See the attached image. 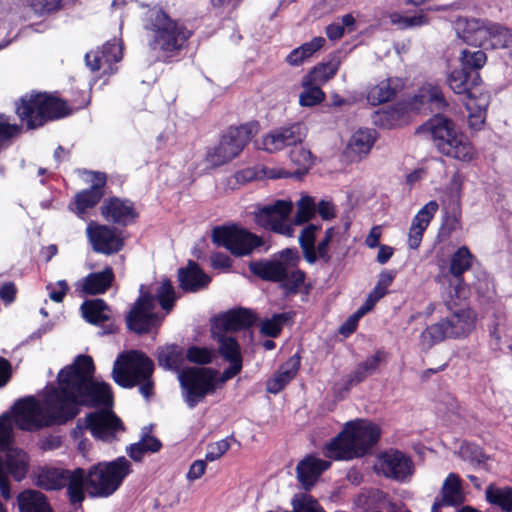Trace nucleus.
<instances>
[{"instance_id": "obj_1", "label": "nucleus", "mask_w": 512, "mask_h": 512, "mask_svg": "<svg viewBox=\"0 0 512 512\" xmlns=\"http://www.w3.org/2000/svg\"><path fill=\"white\" fill-rule=\"evenodd\" d=\"M90 356H78L72 365L58 374V388L50 389L41 404L34 397L18 400L12 407L15 425L25 431H37L54 423H64L79 413V406H111L110 386L92 381Z\"/></svg>"}, {"instance_id": "obj_2", "label": "nucleus", "mask_w": 512, "mask_h": 512, "mask_svg": "<svg viewBox=\"0 0 512 512\" xmlns=\"http://www.w3.org/2000/svg\"><path fill=\"white\" fill-rule=\"evenodd\" d=\"M155 299L166 313L172 310L176 294L169 279L163 278L155 282L151 290L146 289L144 285L140 287V296L126 317V323L130 330L141 334L160 325L162 317L154 312Z\"/></svg>"}, {"instance_id": "obj_3", "label": "nucleus", "mask_w": 512, "mask_h": 512, "mask_svg": "<svg viewBox=\"0 0 512 512\" xmlns=\"http://www.w3.org/2000/svg\"><path fill=\"white\" fill-rule=\"evenodd\" d=\"M381 428L366 419L345 424L343 430L325 446V455L335 460H351L363 456L380 439Z\"/></svg>"}, {"instance_id": "obj_4", "label": "nucleus", "mask_w": 512, "mask_h": 512, "mask_svg": "<svg viewBox=\"0 0 512 512\" xmlns=\"http://www.w3.org/2000/svg\"><path fill=\"white\" fill-rule=\"evenodd\" d=\"M416 133L430 139L444 156L469 162L476 155L469 139L459 132L455 124L445 116L435 115L419 126Z\"/></svg>"}, {"instance_id": "obj_5", "label": "nucleus", "mask_w": 512, "mask_h": 512, "mask_svg": "<svg viewBox=\"0 0 512 512\" xmlns=\"http://www.w3.org/2000/svg\"><path fill=\"white\" fill-rule=\"evenodd\" d=\"M454 30L464 43L485 49H500L512 46V30L489 20L458 17Z\"/></svg>"}, {"instance_id": "obj_6", "label": "nucleus", "mask_w": 512, "mask_h": 512, "mask_svg": "<svg viewBox=\"0 0 512 512\" xmlns=\"http://www.w3.org/2000/svg\"><path fill=\"white\" fill-rule=\"evenodd\" d=\"M447 85L455 93L466 95L465 107L468 111V124L478 130L484 124L489 95L480 88L481 78L478 73H470L460 68L452 70L446 79Z\"/></svg>"}, {"instance_id": "obj_7", "label": "nucleus", "mask_w": 512, "mask_h": 512, "mask_svg": "<svg viewBox=\"0 0 512 512\" xmlns=\"http://www.w3.org/2000/svg\"><path fill=\"white\" fill-rule=\"evenodd\" d=\"M148 21L146 28L152 33L151 48L167 56H173L182 50L191 36L183 23L172 19L162 9H151Z\"/></svg>"}, {"instance_id": "obj_8", "label": "nucleus", "mask_w": 512, "mask_h": 512, "mask_svg": "<svg viewBox=\"0 0 512 512\" xmlns=\"http://www.w3.org/2000/svg\"><path fill=\"white\" fill-rule=\"evenodd\" d=\"M300 258L296 249L287 248L270 261L249 264L250 271L263 280L280 282L290 291H296L303 283L305 274L297 268Z\"/></svg>"}, {"instance_id": "obj_9", "label": "nucleus", "mask_w": 512, "mask_h": 512, "mask_svg": "<svg viewBox=\"0 0 512 512\" xmlns=\"http://www.w3.org/2000/svg\"><path fill=\"white\" fill-rule=\"evenodd\" d=\"M152 361L143 353L130 351L119 355L113 367V379L122 387L138 385L140 393L149 399L153 395Z\"/></svg>"}, {"instance_id": "obj_10", "label": "nucleus", "mask_w": 512, "mask_h": 512, "mask_svg": "<svg viewBox=\"0 0 512 512\" xmlns=\"http://www.w3.org/2000/svg\"><path fill=\"white\" fill-rule=\"evenodd\" d=\"M131 473L130 461L122 456L90 467L84 475V484L90 496L109 497L119 489L124 479Z\"/></svg>"}, {"instance_id": "obj_11", "label": "nucleus", "mask_w": 512, "mask_h": 512, "mask_svg": "<svg viewBox=\"0 0 512 512\" xmlns=\"http://www.w3.org/2000/svg\"><path fill=\"white\" fill-rule=\"evenodd\" d=\"M16 113L29 129L42 126L46 121L58 119L69 113L62 100L46 93H31L20 99Z\"/></svg>"}, {"instance_id": "obj_12", "label": "nucleus", "mask_w": 512, "mask_h": 512, "mask_svg": "<svg viewBox=\"0 0 512 512\" xmlns=\"http://www.w3.org/2000/svg\"><path fill=\"white\" fill-rule=\"evenodd\" d=\"M178 379L183 389L184 399L190 408L195 407L206 395L214 393L223 385L220 383L218 371L208 368L181 370Z\"/></svg>"}, {"instance_id": "obj_13", "label": "nucleus", "mask_w": 512, "mask_h": 512, "mask_svg": "<svg viewBox=\"0 0 512 512\" xmlns=\"http://www.w3.org/2000/svg\"><path fill=\"white\" fill-rule=\"evenodd\" d=\"M85 471L77 468L69 471L56 467H44L39 470L36 484L45 490H59L67 487V493L71 503H81L84 498Z\"/></svg>"}, {"instance_id": "obj_14", "label": "nucleus", "mask_w": 512, "mask_h": 512, "mask_svg": "<svg viewBox=\"0 0 512 512\" xmlns=\"http://www.w3.org/2000/svg\"><path fill=\"white\" fill-rule=\"evenodd\" d=\"M317 230V226L310 224L301 231L299 244L303 257L309 264H314L317 261L328 264L342 242V235L336 228H328L323 238L315 245Z\"/></svg>"}, {"instance_id": "obj_15", "label": "nucleus", "mask_w": 512, "mask_h": 512, "mask_svg": "<svg viewBox=\"0 0 512 512\" xmlns=\"http://www.w3.org/2000/svg\"><path fill=\"white\" fill-rule=\"evenodd\" d=\"M251 139L248 126L231 127L222 135L217 145L206 154V161L212 167L224 165L236 158Z\"/></svg>"}, {"instance_id": "obj_16", "label": "nucleus", "mask_w": 512, "mask_h": 512, "mask_svg": "<svg viewBox=\"0 0 512 512\" xmlns=\"http://www.w3.org/2000/svg\"><path fill=\"white\" fill-rule=\"evenodd\" d=\"M212 240L238 257L249 255L255 248L263 245L260 237L237 226L214 228Z\"/></svg>"}, {"instance_id": "obj_17", "label": "nucleus", "mask_w": 512, "mask_h": 512, "mask_svg": "<svg viewBox=\"0 0 512 512\" xmlns=\"http://www.w3.org/2000/svg\"><path fill=\"white\" fill-rule=\"evenodd\" d=\"M291 201L277 200L275 203L266 205L255 214L257 224L265 229L291 237L293 227L288 223V217L292 211Z\"/></svg>"}, {"instance_id": "obj_18", "label": "nucleus", "mask_w": 512, "mask_h": 512, "mask_svg": "<svg viewBox=\"0 0 512 512\" xmlns=\"http://www.w3.org/2000/svg\"><path fill=\"white\" fill-rule=\"evenodd\" d=\"M6 450V462L4 463L0 458V493L5 499H9L11 496L9 475L15 481H22L28 472L29 458L27 453L21 449L8 448Z\"/></svg>"}, {"instance_id": "obj_19", "label": "nucleus", "mask_w": 512, "mask_h": 512, "mask_svg": "<svg viewBox=\"0 0 512 512\" xmlns=\"http://www.w3.org/2000/svg\"><path fill=\"white\" fill-rule=\"evenodd\" d=\"M307 134V129L302 123H293L280 127L264 135L257 146L267 152L273 153L285 147L302 144Z\"/></svg>"}, {"instance_id": "obj_20", "label": "nucleus", "mask_w": 512, "mask_h": 512, "mask_svg": "<svg viewBox=\"0 0 512 512\" xmlns=\"http://www.w3.org/2000/svg\"><path fill=\"white\" fill-rule=\"evenodd\" d=\"M86 234L93 250L97 253L115 254L124 246L121 232L107 225L92 221L87 225Z\"/></svg>"}, {"instance_id": "obj_21", "label": "nucleus", "mask_w": 512, "mask_h": 512, "mask_svg": "<svg viewBox=\"0 0 512 512\" xmlns=\"http://www.w3.org/2000/svg\"><path fill=\"white\" fill-rule=\"evenodd\" d=\"M85 428L89 429L95 438L106 442L115 440L117 435L124 431L121 419L110 409L87 415Z\"/></svg>"}, {"instance_id": "obj_22", "label": "nucleus", "mask_w": 512, "mask_h": 512, "mask_svg": "<svg viewBox=\"0 0 512 512\" xmlns=\"http://www.w3.org/2000/svg\"><path fill=\"white\" fill-rule=\"evenodd\" d=\"M213 339L217 342L218 353L222 359L229 363L220 375V383L224 384L226 381L237 376L243 367V360L241 354V347L234 337L226 334L211 333Z\"/></svg>"}, {"instance_id": "obj_23", "label": "nucleus", "mask_w": 512, "mask_h": 512, "mask_svg": "<svg viewBox=\"0 0 512 512\" xmlns=\"http://www.w3.org/2000/svg\"><path fill=\"white\" fill-rule=\"evenodd\" d=\"M472 255L467 247H460L451 257L449 273L437 276L436 281L445 285H454L456 297H464L466 287L462 282V275L471 268Z\"/></svg>"}, {"instance_id": "obj_24", "label": "nucleus", "mask_w": 512, "mask_h": 512, "mask_svg": "<svg viewBox=\"0 0 512 512\" xmlns=\"http://www.w3.org/2000/svg\"><path fill=\"white\" fill-rule=\"evenodd\" d=\"M412 461L398 450H390L378 457L375 464L377 473L397 481H404L412 474Z\"/></svg>"}, {"instance_id": "obj_25", "label": "nucleus", "mask_w": 512, "mask_h": 512, "mask_svg": "<svg viewBox=\"0 0 512 512\" xmlns=\"http://www.w3.org/2000/svg\"><path fill=\"white\" fill-rule=\"evenodd\" d=\"M256 316L245 308L230 310L216 316L211 323V333L226 334L248 328L254 324Z\"/></svg>"}, {"instance_id": "obj_26", "label": "nucleus", "mask_w": 512, "mask_h": 512, "mask_svg": "<svg viewBox=\"0 0 512 512\" xmlns=\"http://www.w3.org/2000/svg\"><path fill=\"white\" fill-rule=\"evenodd\" d=\"M83 318L90 324L105 327L103 334H111L117 330L113 322V312L103 299L86 300L81 305Z\"/></svg>"}, {"instance_id": "obj_27", "label": "nucleus", "mask_w": 512, "mask_h": 512, "mask_svg": "<svg viewBox=\"0 0 512 512\" xmlns=\"http://www.w3.org/2000/svg\"><path fill=\"white\" fill-rule=\"evenodd\" d=\"M100 209L107 221L124 226L133 222L138 216L131 201L117 197L105 200Z\"/></svg>"}, {"instance_id": "obj_28", "label": "nucleus", "mask_w": 512, "mask_h": 512, "mask_svg": "<svg viewBox=\"0 0 512 512\" xmlns=\"http://www.w3.org/2000/svg\"><path fill=\"white\" fill-rule=\"evenodd\" d=\"M91 175V187L75 195V212L80 217H83L87 209L94 207L104 195L106 175L100 172H94Z\"/></svg>"}, {"instance_id": "obj_29", "label": "nucleus", "mask_w": 512, "mask_h": 512, "mask_svg": "<svg viewBox=\"0 0 512 512\" xmlns=\"http://www.w3.org/2000/svg\"><path fill=\"white\" fill-rule=\"evenodd\" d=\"M447 105L441 88L432 83L423 84L411 102V106L419 111H440Z\"/></svg>"}, {"instance_id": "obj_30", "label": "nucleus", "mask_w": 512, "mask_h": 512, "mask_svg": "<svg viewBox=\"0 0 512 512\" xmlns=\"http://www.w3.org/2000/svg\"><path fill=\"white\" fill-rule=\"evenodd\" d=\"M121 58L122 49L116 41L107 42L101 51H91L85 56L86 64L92 71L100 70L105 66L111 68V65L120 61Z\"/></svg>"}, {"instance_id": "obj_31", "label": "nucleus", "mask_w": 512, "mask_h": 512, "mask_svg": "<svg viewBox=\"0 0 512 512\" xmlns=\"http://www.w3.org/2000/svg\"><path fill=\"white\" fill-rule=\"evenodd\" d=\"M330 464L329 461L308 456L297 465V478L302 486L308 490L315 484L321 473L330 467Z\"/></svg>"}, {"instance_id": "obj_32", "label": "nucleus", "mask_w": 512, "mask_h": 512, "mask_svg": "<svg viewBox=\"0 0 512 512\" xmlns=\"http://www.w3.org/2000/svg\"><path fill=\"white\" fill-rule=\"evenodd\" d=\"M300 367V357L293 355L283 363L266 383V390L271 394H278L296 376Z\"/></svg>"}, {"instance_id": "obj_33", "label": "nucleus", "mask_w": 512, "mask_h": 512, "mask_svg": "<svg viewBox=\"0 0 512 512\" xmlns=\"http://www.w3.org/2000/svg\"><path fill=\"white\" fill-rule=\"evenodd\" d=\"M375 142V133L370 129H359L352 134L345 153L351 161H359L371 150Z\"/></svg>"}, {"instance_id": "obj_34", "label": "nucleus", "mask_w": 512, "mask_h": 512, "mask_svg": "<svg viewBox=\"0 0 512 512\" xmlns=\"http://www.w3.org/2000/svg\"><path fill=\"white\" fill-rule=\"evenodd\" d=\"M445 322L452 338L465 337L475 327L476 314L469 308H463L455 311L450 317L445 319Z\"/></svg>"}, {"instance_id": "obj_35", "label": "nucleus", "mask_w": 512, "mask_h": 512, "mask_svg": "<svg viewBox=\"0 0 512 512\" xmlns=\"http://www.w3.org/2000/svg\"><path fill=\"white\" fill-rule=\"evenodd\" d=\"M178 279L180 287L189 292H196L205 288L211 280L194 262H189L186 268L179 270Z\"/></svg>"}, {"instance_id": "obj_36", "label": "nucleus", "mask_w": 512, "mask_h": 512, "mask_svg": "<svg viewBox=\"0 0 512 512\" xmlns=\"http://www.w3.org/2000/svg\"><path fill=\"white\" fill-rule=\"evenodd\" d=\"M341 61L337 56L332 57L326 63H320L313 67L301 80V85L316 84L321 86L332 79L339 70Z\"/></svg>"}, {"instance_id": "obj_37", "label": "nucleus", "mask_w": 512, "mask_h": 512, "mask_svg": "<svg viewBox=\"0 0 512 512\" xmlns=\"http://www.w3.org/2000/svg\"><path fill=\"white\" fill-rule=\"evenodd\" d=\"M442 500L435 503L432 507L433 512L440 505L457 506L464 501V493L461 487L460 477L455 473H450L444 480L441 488Z\"/></svg>"}, {"instance_id": "obj_38", "label": "nucleus", "mask_w": 512, "mask_h": 512, "mask_svg": "<svg viewBox=\"0 0 512 512\" xmlns=\"http://www.w3.org/2000/svg\"><path fill=\"white\" fill-rule=\"evenodd\" d=\"M114 274L110 267L101 272L90 273L81 284V289L86 294L96 295L104 293L112 284Z\"/></svg>"}, {"instance_id": "obj_39", "label": "nucleus", "mask_w": 512, "mask_h": 512, "mask_svg": "<svg viewBox=\"0 0 512 512\" xmlns=\"http://www.w3.org/2000/svg\"><path fill=\"white\" fill-rule=\"evenodd\" d=\"M17 500L20 512H53L47 498L39 491H23Z\"/></svg>"}, {"instance_id": "obj_40", "label": "nucleus", "mask_w": 512, "mask_h": 512, "mask_svg": "<svg viewBox=\"0 0 512 512\" xmlns=\"http://www.w3.org/2000/svg\"><path fill=\"white\" fill-rule=\"evenodd\" d=\"M324 44L325 39L323 37H315L292 50L286 57V62L291 66H299L319 51Z\"/></svg>"}, {"instance_id": "obj_41", "label": "nucleus", "mask_w": 512, "mask_h": 512, "mask_svg": "<svg viewBox=\"0 0 512 512\" xmlns=\"http://www.w3.org/2000/svg\"><path fill=\"white\" fill-rule=\"evenodd\" d=\"M293 149L290 151V159L291 162L295 165L296 169L293 173L283 172V171H277L276 173H280L289 177L292 175L295 176H301L306 174L309 169L313 165V156L310 152V150L306 149L305 147L301 146V144H297L295 146H292Z\"/></svg>"}, {"instance_id": "obj_42", "label": "nucleus", "mask_w": 512, "mask_h": 512, "mask_svg": "<svg viewBox=\"0 0 512 512\" xmlns=\"http://www.w3.org/2000/svg\"><path fill=\"white\" fill-rule=\"evenodd\" d=\"M157 360L159 366L164 369L179 371L184 363L185 356L179 346L169 345L158 349Z\"/></svg>"}, {"instance_id": "obj_43", "label": "nucleus", "mask_w": 512, "mask_h": 512, "mask_svg": "<svg viewBox=\"0 0 512 512\" xmlns=\"http://www.w3.org/2000/svg\"><path fill=\"white\" fill-rule=\"evenodd\" d=\"M485 498L488 503L500 507L505 512H512V487H498L495 484L487 486Z\"/></svg>"}, {"instance_id": "obj_44", "label": "nucleus", "mask_w": 512, "mask_h": 512, "mask_svg": "<svg viewBox=\"0 0 512 512\" xmlns=\"http://www.w3.org/2000/svg\"><path fill=\"white\" fill-rule=\"evenodd\" d=\"M452 338L445 320L428 326L420 335V344L423 349L428 350L435 344Z\"/></svg>"}, {"instance_id": "obj_45", "label": "nucleus", "mask_w": 512, "mask_h": 512, "mask_svg": "<svg viewBox=\"0 0 512 512\" xmlns=\"http://www.w3.org/2000/svg\"><path fill=\"white\" fill-rule=\"evenodd\" d=\"M396 93L394 80L384 79L378 84L372 86L367 92V100L372 105H379L390 101Z\"/></svg>"}, {"instance_id": "obj_46", "label": "nucleus", "mask_w": 512, "mask_h": 512, "mask_svg": "<svg viewBox=\"0 0 512 512\" xmlns=\"http://www.w3.org/2000/svg\"><path fill=\"white\" fill-rule=\"evenodd\" d=\"M161 446V442L156 437L145 435L138 442L131 444L126 451L131 459L140 462L145 453L158 452Z\"/></svg>"}, {"instance_id": "obj_47", "label": "nucleus", "mask_w": 512, "mask_h": 512, "mask_svg": "<svg viewBox=\"0 0 512 512\" xmlns=\"http://www.w3.org/2000/svg\"><path fill=\"white\" fill-rule=\"evenodd\" d=\"M385 353L377 351L372 356L368 357L364 362L358 365L356 370L351 375V383H359L363 381L368 375L376 372L380 364L385 360Z\"/></svg>"}, {"instance_id": "obj_48", "label": "nucleus", "mask_w": 512, "mask_h": 512, "mask_svg": "<svg viewBox=\"0 0 512 512\" xmlns=\"http://www.w3.org/2000/svg\"><path fill=\"white\" fill-rule=\"evenodd\" d=\"M284 176L285 175H283V174L276 173V171H274L273 169H260L257 167H249V168H245V169L238 171L235 174V179H236L237 183L245 184L250 181L260 179L263 177L275 179V178H282Z\"/></svg>"}, {"instance_id": "obj_49", "label": "nucleus", "mask_w": 512, "mask_h": 512, "mask_svg": "<svg viewBox=\"0 0 512 512\" xmlns=\"http://www.w3.org/2000/svg\"><path fill=\"white\" fill-rule=\"evenodd\" d=\"M364 500V504L366 505L367 510H372V512H384L393 509V504L387 498V495L382 491L375 490L369 492L367 495L360 498Z\"/></svg>"}, {"instance_id": "obj_50", "label": "nucleus", "mask_w": 512, "mask_h": 512, "mask_svg": "<svg viewBox=\"0 0 512 512\" xmlns=\"http://www.w3.org/2000/svg\"><path fill=\"white\" fill-rule=\"evenodd\" d=\"M459 61L461 66L465 70H479L481 69L486 61L487 56L482 50L471 51L468 49H464L461 51L459 56Z\"/></svg>"}, {"instance_id": "obj_51", "label": "nucleus", "mask_w": 512, "mask_h": 512, "mask_svg": "<svg viewBox=\"0 0 512 512\" xmlns=\"http://www.w3.org/2000/svg\"><path fill=\"white\" fill-rule=\"evenodd\" d=\"M303 91L299 95V104L303 107H313L325 100V93L316 84L301 85Z\"/></svg>"}, {"instance_id": "obj_52", "label": "nucleus", "mask_w": 512, "mask_h": 512, "mask_svg": "<svg viewBox=\"0 0 512 512\" xmlns=\"http://www.w3.org/2000/svg\"><path fill=\"white\" fill-rule=\"evenodd\" d=\"M438 208L439 205L436 201H429L417 212L412 220L411 225L425 232L435 213L438 211Z\"/></svg>"}, {"instance_id": "obj_53", "label": "nucleus", "mask_w": 512, "mask_h": 512, "mask_svg": "<svg viewBox=\"0 0 512 512\" xmlns=\"http://www.w3.org/2000/svg\"><path fill=\"white\" fill-rule=\"evenodd\" d=\"M316 205L314 199L304 195L297 201V212L294 223L297 225L308 222L315 214Z\"/></svg>"}, {"instance_id": "obj_54", "label": "nucleus", "mask_w": 512, "mask_h": 512, "mask_svg": "<svg viewBox=\"0 0 512 512\" xmlns=\"http://www.w3.org/2000/svg\"><path fill=\"white\" fill-rule=\"evenodd\" d=\"M185 357L191 363L205 365L213 361L215 351L207 347L191 346L188 348Z\"/></svg>"}, {"instance_id": "obj_55", "label": "nucleus", "mask_w": 512, "mask_h": 512, "mask_svg": "<svg viewBox=\"0 0 512 512\" xmlns=\"http://www.w3.org/2000/svg\"><path fill=\"white\" fill-rule=\"evenodd\" d=\"M14 424V419L9 413L0 416V449L6 450L10 448V444L13 441Z\"/></svg>"}, {"instance_id": "obj_56", "label": "nucleus", "mask_w": 512, "mask_h": 512, "mask_svg": "<svg viewBox=\"0 0 512 512\" xmlns=\"http://www.w3.org/2000/svg\"><path fill=\"white\" fill-rule=\"evenodd\" d=\"M292 506L293 512H324L317 500L306 494L296 495Z\"/></svg>"}, {"instance_id": "obj_57", "label": "nucleus", "mask_w": 512, "mask_h": 512, "mask_svg": "<svg viewBox=\"0 0 512 512\" xmlns=\"http://www.w3.org/2000/svg\"><path fill=\"white\" fill-rule=\"evenodd\" d=\"M288 319L289 316L286 313L275 314L272 318L262 322L261 332L267 336L276 337L280 333L283 323Z\"/></svg>"}, {"instance_id": "obj_58", "label": "nucleus", "mask_w": 512, "mask_h": 512, "mask_svg": "<svg viewBox=\"0 0 512 512\" xmlns=\"http://www.w3.org/2000/svg\"><path fill=\"white\" fill-rule=\"evenodd\" d=\"M26 3L37 15L56 12L62 6V0H26Z\"/></svg>"}, {"instance_id": "obj_59", "label": "nucleus", "mask_w": 512, "mask_h": 512, "mask_svg": "<svg viewBox=\"0 0 512 512\" xmlns=\"http://www.w3.org/2000/svg\"><path fill=\"white\" fill-rule=\"evenodd\" d=\"M230 448V443L227 439H221L207 446L206 460L216 461L220 459Z\"/></svg>"}, {"instance_id": "obj_60", "label": "nucleus", "mask_w": 512, "mask_h": 512, "mask_svg": "<svg viewBox=\"0 0 512 512\" xmlns=\"http://www.w3.org/2000/svg\"><path fill=\"white\" fill-rule=\"evenodd\" d=\"M20 131V126L10 124L4 116H0V146L9 139L17 136Z\"/></svg>"}, {"instance_id": "obj_61", "label": "nucleus", "mask_w": 512, "mask_h": 512, "mask_svg": "<svg viewBox=\"0 0 512 512\" xmlns=\"http://www.w3.org/2000/svg\"><path fill=\"white\" fill-rule=\"evenodd\" d=\"M464 182L465 177L461 173L456 172L453 174L449 184L446 187L447 193L451 198L456 200L460 199Z\"/></svg>"}, {"instance_id": "obj_62", "label": "nucleus", "mask_w": 512, "mask_h": 512, "mask_svg": "<svg viewBox=\"0 0 512 512\" xmlns=\"http://www.w3.org/2000/svg\"><path fill=\"white\" fill-rule=\"evenodd\" d=\"M46 288L49 291L50 299L57 303L63 301L68 291V285L65 280H60L55 284L50 283L46 286Z\"/></svg>"}, {"instance_id": "obj_63", "label": "nucleus", "mask_w": 512, "mask_h": 512, "mask_svg": "<svg viewBox=\"0 0 512 512\" xmlns=\"http://www.w3.org/2000/svg\"><path fill=\"white\" fill-rule=\"evenodd\" d=\"M368 311H366L362 306L350 316L344 324L340 327L341 334H351L355 331L358 321L361 317H363Z\"/></svg>"}, {"instance_id": "obj_64", "label": "nucleus", "mask_w": 512, "mask_h": 512, "mask_svg": "<svg viewBox=\"0 0 512 512\" xmlns=\"http://www.w3.org/2000/svg\"><path fill=\"white\" fill-rule=\"evenodd\" d=\"M429 23L430 18L428 15L423 10H419L413 15H407L406 30L427 26Z\"/></svg>"}]
</instances>
